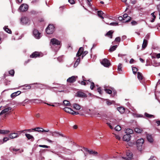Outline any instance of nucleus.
I'll use <instances>...</instances> for the list:
<instances>
[{
    "label": "nucleus",
    "mask_w": 160,
    "mask_h": 160,
    "mask_svg": "<svg viewBox=\"0 0 160 160\" xmlns=\"http://www.w3.org/2000/svg\"><path fill=\"white\" fill-rule=\"evenodd\" d=\"M31 22V20L27 17H23L21 19V22L23 25H30Z\"/></svg>",
    "instance_id": "nucleus-1"
},
{
    "label": "nucleus",
    "mask_w": 160,
    "mask_h": 160,
    "mask_svg": "<svg viewBox=\"0 0 160 160\" xmlns=\"http://www.w3.org/2000/svg\"><path fill=\"white\" fill-rule=\"evenodd\" d=\"M83 48L82 47H80L76 54V57H80L81 55H82V58L83 57L86 55L88 53V52L87 51L83 52Z\"/></svg>",
    "instance_id": "nucleus-2"
},
{
    "label": "nucleus",
    "mask_w": 160,
    "mask_h": 160,
    "mask_svg": "<svg viewBox=\"0 0 160 160\" xmlns=\"http://www.w3.org/2000/svg\"><path fill=\"white\" fill-rule=\"evenodd\" d=\"M144 142V140L142 138H140L137 141V146L138 149L141 151L142 148V145Z\"/></svg>",
    "instance_id": "nucleus-3"
},
{
    "label": "nucleus",
    "mask_w": 160,
    "mask_h": 160,
    "mask_svg": "<svg viewBox=\"0 0 160 160\" xmlns=\"http://www.w3.org/2000/svg\"><path fill=\"white\" fill-rule=\"evenodd\" d=\"M54 31V27L53 25L49 24L46 29V32L48 34H52Z\"/></svg>",
    "instance_id": "nucleus-4"
},
{
    "label": "nucleus",
    "mask_w": 160,
    "mask_h": 160,
    "mask_svg": "<svg viewBox=\"0 0 160 160\" xmlns=\"http://www.w3.org/2000/svg\"><path fill=\"white\" fill-rule=\"evenodd\" d=\"M63 109L65 112L70 113L73 115L78 114V112H75L70 108L65 107Z\"/></svg>",
    "instance_id": "nucleus-5"
},
{
    "label": "nucleus",
    "mask_w": 160,
    "mask_h": 160,
    "mask_svg": "<svg viewBox=\"0 0 160 160\" xmlns=\"http://www.w3.org/2000/svg\"><path fill=\"white\" fill-rule=\"evenodd\" d=\"M132 157V154L130 151H128L126 153V157H122L121 159L124 160H129L131 159Z\"/></svg>",
    "instance_id": "nucleus-6"
},
{
    "label": "nucleus",
    "mask_w": 160,
    "mask_h": 160,
    "mask_svg": "<svg viewBox=\"0 0 160 160\" xmlns=\"http://www.w3.org/2000/svg\"><path fill=\"white\" fill-rule=\"evenodd\" d=\"M83 150L85 152H88L89 154L96 156L98 154V152L92 150H89L87 148H84Z\"/></svg>",
    "instance_id": "nucleus-7"
},
{
    "label": "nucleus",
    "mask_w": 160,
    "mask_h": 160,
    "mask_svg": "<svg viewBox=\"0 0 160 160\" xmlns=\"http://www.w3.org/2000/svg\"><path fill=\"white\" fill-rule=\"evenodd\" d=\"M33 35L37 39H39L41 37V33L36 29H34L33 31Z\"/></svg>",
    "instance_id": "nucleus-8"
},
{
    "label": "nucleus",
    "mask_w": 160,
    "mask_h": 160,
    "mask_svg": "<svg viewBox=\"0 0 160 160\" xmlns=\"http://www.w3.org/2000/svg\"><path fill=\"white\" fill-rule=\"evenodd\" d=\"M28 6L26 4H22L19 8V10L22 12H24L28 10Z\"/></svg>",
    "instance_id": "nucleus-9"
},
{
    "label": "nucleus",
    "mask_w": 160,
    "mask_h": 160,
    "mask_svg": "<svg viewBox=\"0 0 160 160\" xmlns=\"http://www.w3.org/2000/svg\"><path fill=\"white\" fill-rule=\"evenodd\" d=\"M102 64L104 67H108L110 65V63L109 61L107 59H104L101 62Z\"/></svg>",
    "instance_id": "nucleus-10"
},
{
    "label": "nucleus",
    "mask_w": 160,
    "mask_h": 160,
    "mask_svg": "<svg viewBox=\"0 0 160 160\" xmlns=\"http://www.w3.org/2000/svg\"><path fill=\"white\" fill-rule=\"evenodd\" d=\"M50 44L53 45H60V42L55 38H53L51 39Z\"/></svg>",
    "instance_id": "nucleus-11"
},
{
    "label": "nucleus",
    "mask_w": 160,
    "mask_h": 160,
    "mask_svg": "<svg viewBox=\"0 0 160 160\" xmlns=\"http://www.w3.org/2000/svg\"><path fill=\"white\" fill-rule=\"evenodd\" d=\"M77 78V76H72L68 79L67 81L70 83H72L76 81Z\"/></svg>",
    "instance_id": "nucleus-12"
},
{
    "label": "nucleus",
    "mask_w": 160,
    "mask_h": 160,
    "mask_svg": "<svg viewBox=\"0 0 160 160\" xmlns=\"http://www.w3.org/2000/svg\"><path fill=\"white\" fill-rule=\"evenodd\" d=\"M77 96L78 97L84 98L87 97V95L84 92L81 91H78L77 93Z\"/></svg>",
    "instance_id": "nucleus-13"
},
{
    "label": "nucleus",
    "mask_w": 160,
    "mask_h": 160,
    "mask_svg": "<svg viewBox=\"0 0 160 160\" xmlns=\"http://www.w3.org/2000/svg\"><path fill=\"white\" fill-rule=\"evenodd\" d=\"M9 137L10 139L16 138L18 137V134L17 133H11L9 134Z\"/></svg>",
    "instance_id": "nucleus-14"
},
{
    "label": "nucleus",
    "mask_w": 160,
    "mask_h": 160,
    "mask_svg": "<svg viewBox=\"0 0 160 160\" xmlns=\"http://www.w3.org/2000/svg\"><path fill=\"white\" fill-rule=\"evenodd\" d=\"M131 137V135L125 134L123 136L122 139L124 141L128 142L130 140Z\"/></svg>",
    "instance_id": "nucleus-15"
},
{
    "label": "nucleus",
    "mask_w": 160,
    "mask_h": 160,
    "mask_svg": "<svg viewBox=\"0 0 160 160\" xmlns=\"http://www.w3.org/2000/svg\"><path fill=\"white\" fill-rule=\"evenodd\" d=\"M40 56V53L39 52H36L33 53L31 55H30V57L31 58H36L38 57H39Z\"/></svg>",
    "instance_id": "nucleus-16"
},
{
    "label": "nucleus",
    "mask_w": 160,
    "mask_h": 160,
    "mask_svg": "<svg viewBox=\"0 0 160 160\" xmlns=\"http://www.w3.org/2000/svg\"><path fill=\"white\" fill-rule=\"evenodd\" d=\"M125 133L126 134L128 135H130L132 134L133 132V130L129 128L125 129Z\"/></svg>",
    "instance_id": "nucleus-17"
},
{
    "label": "nucleus",
    "mask_w": 160,
    "mask_h": 160,
    "mask_svg": "<svg viewBox=\"0 0 160 160\" xmlns=\"http://www.w3.org/2000/svg\"><path fill=\"white\" fill-rule=\"evenodd\" d=\"M21 92L19 91L13 92L11 95V97L12 98H14L16 97L20 94Z\"/></svg>",
    "instance_id": "nucleus-18"
},
{
    "label": "nucleus",
    "mask_w": 160,
    "mask_h": 160,
    "mask_svg": "<svg viewBox=\"0 0 160 160\" xmlns=\"http://www.w3.org/2000/svg\"><path fill=\"white\" fill-rule=\"evenodd\" d=\"M11 108L10 107H8L2 110L0 113V115L6 113V112H8L10 110Z\"/></svg>",
    "instance_id": "nucleus-19"
},
{
    "label": "nucleus",
    "mask_w": 160,
    "mask_h": 160,
    "mask_svg": "<svg viewBox=\"0 0 160 160\" xmlns=\"http://www.w3.org/2000/svg\"><path fill=\"white\" fill-rule=\"evenodd\" d=\"M147 138L149 142H153V138L151 135L147 134Z\"/></svg>",
    "instance_id": "nucleus-20"
},
{
    "label": "nucleus",
    "mask_w": 160,
    "mask_h": 160,
    "mask_svg": "<svg viewBox=\"0 0 160 160\" xmlns=\"http://www.w3.org/2000/svg\"><path fill=\"white\" fill-rule=\"evenodd\" d=\"M73 108L77 110H79L81 108L80 106L78 104L74 103L73 104Z\"/></svg>",
    "instance_id": "nucleus-21"
},
{
    "label": "nucleus",
    "mask_w": 160,
    "mask_h": 160,
    "mask_svg": "<svg viewBox=\"0 0 160 160\" xmlns=\"http://www.w3.org/2000/svg\"><path fill=\"white\" fill-rule=\"evenodd\" d=\"M134 130L136 133H141L142 132L143 129L137 127L135 128Z\"/></svg>",
    "instance_id": "nucleus-22"
},
{
    "label": "nucleus",
    "mask_w": 160,
    "mask_h": 160,
    "mask_svg": "<svg viewBox=\"0 0 160 160\" xmlns=\"http://www.w3.org/2000/svg\"><path fill=\"white\" fill-rule=\"evenodd\" d=\"M33 130H34V131L38 132H43L44 131V129L43 128L39 127L35 128L33 129Z\"/></svg>",
    "instance_id": "nucleus-23"
},
{
    "label": "nucleus",
    "mask_w": 160,
    "mask_h": 160,
    "mask_svg": "<svg viewBox=\"0 0 160 160\" xmlns=\"http://www.w3.org/2000/svg\"><path fill=\"white\" fill-rule=\"evenodd\" d=\"M117 45L113 46L111 47L109 50V51L110 52H112V51H114L116 49V48H117Z\"/></svg>",
    "instance_id": "nucleus-24"
},
{
    "label": "nucleus",
    "mask_w": 160,
    "mask_h": 160,
    "mask_svg": "<svg viewBox=\"0 0 160 160\" xmlns=\"http://www.w3.org/2000/svg\"><path fill=\"white\" fill-rule=\"evenodd\" d=\"M123 21L125 19H127V18H128V20H130L131 19V18L127 14H124L123 15Z\"/></svg>",
    "instance_id": "nucleus-25"
},
{
    "label": "nucleus",
    "mask_w": 160,
    "mask_h": 160,
    "mask_svg": "<svg viewBox=\"0 0 160 160\" xmlns=\"http://www.w3.org/2000/svg\"><path fill=\"white\" fill-rule=\"evenodd\" d=\"M118 110L120 113H122L124 112L125 109L124 108L122 107H120L118 108Z\"/></svg>",
    "instance_id": "nucleus-26"
},
{
    "label": "nucleus",
    "mask_w": 160,
    "mask_h": 160,
    "mask_svg": "<svg viewBox=\"0 0 160 160\" xmlns=\"http://www.w3.org/2000/svg\"><path fill=\"white\" fill-rule=\"evenodd\" d=\"M113 32L112 31H109L106 34V35L109 37L111 38H112V34Z\"/></svg>",
    "instance_id": "nucleus-27"
},
{
    "label": "nucleus",
    "mask_w": 160,
    "mask_h": 160,
    "mask_svg": "<svg viewBox=\"0 0 160 160\" xmlns=\"http://www.w3.org/2000/svg\"><path fill=\"white\" fill-rule=\"evenodd\" d=\"M9 131L8 130H4L0 129V134H8L9 133Z\"/></svg>",
    "instance_id": "nucleus-28"
},
{
    "label": "nucleus",
    "mask_w": 160,
    "mask_h": 160,
    "mask_svg": "<svg viewBox=\"0 0 160 160\" xmlns=\"http://www.w3.org/2000/svg\"><path fill=\"white\" fill-rule=\"evenodd\" d=\"M148 44L147 41L146 39H144L143 43L142 45V48H145L147 46Z\"/></svg>",
    "instance_id": "nucleus-29"
},
{
    "label": "nucleus",
    "mask_w": 160,
    "mask_h": 160,
    "mask_svg": "<svg viewBox=\"0 0 160 160\" xmlns=\"http://www.w3.org/2000/svg\"><path fill=\"white\" fill-rule=\"evenodd\" d=\"M82 78L83 81H79L78 82L82 85H86V82H85L84 81H86L87 80L85 79V78L83 76H82Z\"/></svg>",
    "instance_id": "nucleus-30"
},
{
    "label": "nucleus",
    "mask_w": 160,
    "mask_h": 160,
    "mask_svg": "<svg viewBox=\"0 0 160 160\" xmlns=\"http://www.w3.org/2000/svg\"><path fill=\"white\" fill-rule=\"evenodd\" d=\"M25 136L26 137L28 138V139L29 140L34 139L33 137L29 134L26 133L25 134Z\"/></svg>",
    "instance_id": "nucleus-31"
},
{
    "label": "nucleus",
    "mask_w": 160,
    "mask_h": 160,
    "mask_svg": "<svg viewBox=\"0 0 160 160\" xmlns=\"http://www.w3.org/2000/svg\"><path fill=\"white\" fill-rule=\"evenodd\" d=\"M63 104L64 105H65L67 106H70L71 104L67 100H64L63 101Z\"/></svg>",
    "instance_id": "nucleus-32"
},
{
    "label": "nucleus",
    "mask_w": 160,
    "mask_h": 160,
    "mask_svg": "<svg viewBox=\"0 0 160 160\" xmlns=\"http://www.w3.org/2000/svg\"><path fill=\"white\" fill-rule=\"evenodd\" d=\"M50 133L52 134V135L54 137L59 136V132H50Z\"/></svg>",
    "instance_id": "nucleus-33"
},
{
    "label": "nucleus",
    "mask_w": 160,
    "mask_h": 160,
    "mask_svg": "<svg viewBox=\"0 0 160 160\" xmlns=\"http://www.w3.org/2000/svg\"><path fill=\"white\" fill-rule=\"evenodd\" d=\"M142 73L138 72V78L139 80H142Z\"/></svg>",
    "instance_id": "nucleus-34"
},
{
    "label": "nucleus",
    "mask_w": 160,
    "mask_h": 160,
    "mask_svg": "<svg viewBox=\"0 0 160 160\" xmlns=\"http://www.w3.org/2000/svg\"><path fill=\"white\" fill-rule=\"evenodd\" d=\"M104 14L103 12L102 11H98V16L102 19H103V17L102 16Z\"/></svg>",
    "instance_id": "nucleus-35"
},
{
    "label": "nucleus",
    "mask_w": 160,
    "mask_h": 160,
    "mask_svg": "<svg viewBox=\"0 0 160 160\" xmlns=\"http://www.w3.org/2000/svg\"><path fill=\"white\" fill-rule=\"evenodd\" d=\"M153 65L155 67H158L160 66V62H158L155 61H154Z\"/></svg>",
    "instance_id": "nucleus-36"
},
{
    "label": "nucleus",
    "mask_w": 160,
    "mask_h": 160,
    "mask_svg": "<svg viewBox=\"0 0 160 160\" xmlns=\"http://www.w3.org/2000/svg\"><path fill=\"white\" fill-rule=\"evenodd\" d=\"M89 82L90 84V88L91 89H93L94 88V84L93 82H91L89 81V80L88 81Z\"/></svg>",
    "instance_id": "nucleus-37"
},
{
    "label": "nucleus",
    "mask_w": 160,
    "mask_h": 160,
    "mask_svg": "<svg viewBox=\"0 0 160 160\" xmlns=\"http://www.w3.org/2000/svg\"><path fill=\"white\" fill-rule=\"evenodd\" d=\"M4 29L8 33H11L12 32L11 30L8 28L7 26L5 27L4 28Z\"/></svg>",
    "instance_id": "nucleus-38"
},
{
    "label": "nucleus",
    "mask_w": 160,
    "mask_h": 160,
    "mask_svg": "<svg viewBox=\"0 0 160 160\" xmlns=\"http://www.w3.org/2000/svg\"><path fill=\"white\" fill-rule=\"evenodd\" d=\"M145 116L148 118H154V116L152 115L149 114L148 113H145Z\"/></svg>",
    "instance_id": "nucleus-39"
},
{
    "label": "nucleus",
    "mask_w": 160,
    "mask_h": 160,
    "mask_svg": "<svg viewBox=\"0 0 160 160\" xmlns=\"http://www.w3.org/2000/svg\"><path fill=\"white\" fill-rule=\"evenodd\" d=\"M120 41H121V38H120V37H118L115 38L114 41V42H112V44H114L113 43L115 42H117L119 43L120 42Z\"/></svg>",
    "instance_id": "nucleus-40"
},
{
    "label": "nucleus",
    "mask_w": 160,
    "mask_h": 160,
    "mask_svg": "<svg viewBox=\"0 0 160 160\" xmlns=\"http://www.w3.org/2000/svg\"><path fill=\"white\" fill-rule=\"evenodd\" d=\"M114 101H113L107 100L106 102V103L108 105H110L114 103Z\"/></svg>",
    "instance_id": "nucleus-41"
},
{
    "label": "nucleus",
    "mask_w": 160,
    "mask_h": 160,
    "mask_svg": "<svg viewBox=\"0 0 160 160\" xmlns=\"http://www.w3.org/2000/svg\"><path fill=\"white\" fill-rule=\"evenodd\" d=\"M132 70L133 71V72L134 74H135L136 73L137 71L138 70V69L135 67H132Z\"/></svg>",
    "instance_id": "nucleus-42"
},
{
    "label": "nucleus",
    "mask_w": 160,
    "mask_h": 160,
    "mask_svg": "<svg viewBox=\"0 0 160 160\" xmlns=\"http://www.w3.org/2000/svg\"><path fill=\"white\" fill-rule=\"evenodd\" d=\"M114 128L115 130L118 131L121 130V128L120 126L117 125L115 128Z\"/></svg>",
    "instance_id": "nucleus-43"
},
{
    "label": "nucleus",
    "mask_w": 160,
    "mask_h": 160,
    "mask_svg": "<svg viewBox=\"0 0 160 160\" xmlns=\"http://www.w3.org/2000/svg\"><path fill=\"white\" fill-rule=\"evenodd\" d=\"M104 90L107 93L110 94L112 93V91L110 89H105Z\"/></svg>",
    "instance_id": "nucleus-44"
},
{
    "label": "nucleus",
    "mask_w": 160,
    "mask_h": 160,
    "mask_svg": "<svg viewBox=\"0 0 160 160\" xmlns=\"http://www.w3.org/2000/svg\"><path fill=\"white\" fill-rule=\"evenodd\" d=\"M95 115L96 117H100L101 116V112H98H98H96L95 113Z\"/></svg>",
    "instance_id": "nucleus-45"
},
{
    "label": "nucleus",
    "mask_w": 160,
    "mask_h": 160,
    "mask_svg": "<svg viewBox=\"0 0 160 160\" xmlns=\"http://www.w3.org/2000/svg\"><path fill=\"white\" fill-rule=\"evenodd\" d=\"M122 65L121 64H119L118 66V70L119 71H122Z\"/></svg>",
    "instance_id": "nucleus-46"
},
{
    "label": "nucleus",
    "mask_w": 160,
    "mask_h": 160,
    "mask_svg": "<svg viewBox=\"0 0 160 160\" xmlns=\"http://www.w3.org/2000/svg\"><path fill=\"white\" fill-rule=\"evenodd\" d=\"M109 25L112 26H116L118 25V23L116 22H113L110 23Z\"/></svg>",
    "instance_id": "nucleus-47"
},
{
    "label": "nucleus",
    "mask_w": 160,
    "mask_h": 160,
    "mask_svg": "<svg viewBox=\"0 0 160 160\" xmlns=\"http://www.w3.org/2000/svg\"><path fill=\"white\" fill-rule=\"evenodd\" d=\"M110 122H112V123H114L115 124H116L118 121L115 119L113 120V119H112L110 120Z\"/></svg>",
    "instance_id": "nucleus-48"
},
{
    "label": "nucleus",
    "mask_w": 160,
    "mask_h": 160,
    "mask_svg": "<svg viewBox=\"0 0 160 160\" xmlns=\"http://www.w3.org/2000/svg\"><path fill=\"white\" fill-rule=\"evenodd\" d=\"M9 73L11 75L13 76L14 74V71L13 70H11L9 71Z\"/></svg>",
    "instance_id": "nucleus-49"
},
{
    "label": "nucleus",
    "mask_w": 160,
    "mask_h": 160,
    "mask_svg": "<svg viewBox=\"0 0 160 160\" xmlns=\"http://www.w3.org/2000/svg\"><path fill=\"white\" fill-rule=\"evenodd\" d=\"M39 146L40 147L43 148H49V147L46 145H39Z\"/></svg>",
    "instance_id": "nucleus-50"
},
{
    "label": "nucleus",
    "mask_w": 160,
    "mask_h": 160,
    "mask_svg": "<svg viewBox=\"0 0 160 160\" xmlns=\"http://www.w3.org/2000/svg\"><path fill=\"white\" fill-rule=\"evenodd\" d=\"M9 139V138L8 137H5L3 139V141L4 142H5L8 141Z\"/></svg>",
    "instance_id": "nucleus-51"
},
{
    "label": "nucleus",
    "mask_w": 160,
    "mask_h": 160,
    "mask_svg": "<svg viewBox=\"0 0 160 160\" xmlns=\"http://www.w3.org/2000/svg\"><path fill=\"white\" fill-rule=\"evenodd\" d=\"M115 137L118 140H119L121 139V137L120 136L118 135L115 134Z\"/></svg>",
    "instance_id": "nucleus-52"
},
{
    "label": "nucleus",
    "mask_w": 160,
    "mask_h": 160,
    "mask_svg": "<svg viewBox=\"0 0 160 160\" xmlns=\"http://www.w3.org/2000/svg\"><path fill=\"white\" fill-rule=\"evenodd\" d=\"M131 24L132 25H135L137 24V23L135 21H132L131 22Z\"/></svg>",
    "instance_id": "nucleus-53"
},
{
    "label": "nucleus",
    "mask_w": 160,
    "mask_h": 160,
    "mask_svg": "<svg viewBox=\"0 0 160 160\" xmlns=\"http://www.w3.org/2000/svg\"><path fill=\"white\" fill-rule=\"evenodd\" d=\"M107 124L111 129H113V127L112 126V125H111V123H107Z\"/></svg>",
    "instance_id": "nucleus-54"
},
{
    "label": "nucleus",
    "mask_w": 160,
    "mask_h": 160,
    "mask_svg": "<svg viewBox=\"0 0 160 160\" xmlns=\"http://www.w3.org/2000/svg\"><path fill=\"white\" fill-rule=\"evenodd\" d=\"M45 140L47 141L48 142L50 143H52L53 141L49 139L48 138H46L45 139Z\"/></svg>",
    "instance_id": "nucleus-55"
},
{
    "label": "nucleus",
    "mask_w": 160,
    "mask_h": 160,
    "mask_svg": "<svg viewBox=\"0 0 160 160\" xmlns=\"http://www.w3.org/2000/svg\"><path fill=\"white\" fill-rule=\"evenodd\" d=\"M79 64V63L78 62H75L74 65V67L76 68L78 65Z\"/></svg>",
    "instance_id": "nucleus-56"
},
{
    "label": "nucleus",
    "mask_w": 160,
    "mask_h": 160,
    "mask_svg": "<svg viewBox=\"0 0 160 160\" xmlns=\"http://www.w3.org/2000/svg\"><path fill=\"white\" fill-rule=\"evenodd\" d=\"M68 2L72 4L74 3V0H68Z\"/></svg>",
    "instance_id": "nucleus-57"
},
{
    "label": "nucleus",
    "mask_w": 160,
    "mask_h": 160,
    "mask_svg": "<svg viewBox=\"0 0 160 160\" xmlns=\"http://www.w3.org/2000/svg\"><path fill=\"white\" fill-rule=\"evenodd\" d=\"M98 92H99V93L100 94H102V93L101 92V88H98Z\"/></svg>",
    "instance_id": "nucleus-58"
},
{
    "label": "nucleus",
    "mask_w": 160,
    "mask_h": 160,
    "mask_svg": "<svg viewBox=\"0 0 160 160\" xmlns=\"http://www.w3.org/2000/svg\"><path fill=\"white\" fill-rule=\"evenodd\" d=\"M154 13H155L154 12L152 13L151 14V15L153 18H156V16L154 15Z\"/></svg>",
    "instance_id": "nucleus-59"
},
{
    "label": "nucleus",
    "mask_w": 160,
    "mask_h": 160,
    "mask_svg": "<svg viewBox=\"0 0 160 160\" xmlns=\"http://www.w3.org/2000/svg\"><path fill=\"white\" fill-rule=\"evenodd\" d=\"M78 57V58L77 59V60H76V62L79 63V62L80 61V58L79 57Z\"/></svg>",
    "instance_id": "nucleus-60"
},
{
    "label": "nucleus",
    "mask_w": 160,
    "mask_h": 160,
    "mask_svg": "<svg viewBox=\"0 0 160 160\" xmlns=\"http://www.w3.org/2000/svg\"><path fill=\"white\" fill-rule=\"evenodd\" d=\"M118 20L120 21H123V18L122 16L119 17L118 18Z\"/></svg>",
    "instance_id": "nucleus-61"
},
{
    "label": "nucleus",
    "mask_w": 160,
    "mask_h": 160,
    "mask_svg": "<svg viewBox=\"0 0 160 160\" xmlns=\"http://www.w3.org/2000/svg\"><path fill=\"white\" fill-rule=\"evenodd\" d=\"M128 20V18H127V19H125L123 21H122V22H129V21H130V20Z\"/></svg>",
    "instance_id": "nucleus-62"
},
{
    "label": "nucleus",
    "mask_w": 160,
    "mask_h": 160,
    "mask_svg": "<svg viewBox=\"0 0 160 160\" xmlns=\"http://www.w3.org/2000/svg\"><path fill=\"white\" fill-rule=\"evenodd\" d=\"M156 57L157 58H160V53L157 54L156 55Z\"/></svg>",
    "instance_id": "nucleus-63"
},
{
    "label": "nucleus",
    "mask_w": 160,
    "mask_h": 160,
    "mask_svg": "<svg viewBox=\"0 0 160 160\" xmlns=\"http://www.w3.org/2000/svg\"><path fill=\"white\" fill-rule=\"evenodd\" d=\"M134 61V60L133 59H131L130 60L129 62L130 63L132 64V63H133Z\"/></svg>",
    "instance_id": "nucleus-64"
}]
</instances>
